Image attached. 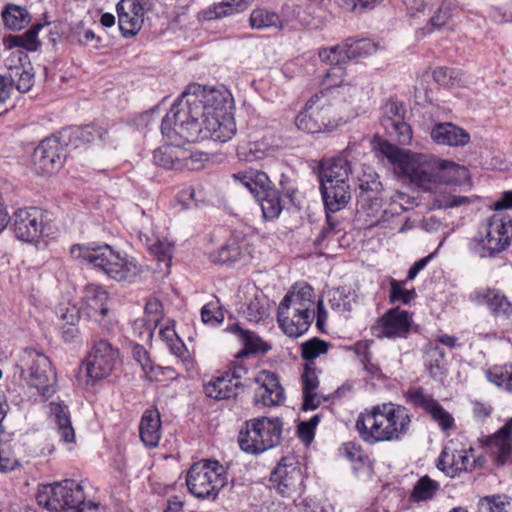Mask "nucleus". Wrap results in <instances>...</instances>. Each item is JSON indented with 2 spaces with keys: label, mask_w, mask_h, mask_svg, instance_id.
Here are the masks:
<instances>
[{
  "label": "nucleus",
  "mask_w": 512,
  "mask_h": 512,
  "mask_svg": "<svg viewBox=\"0 0 512 512\" xmlns=\"http://www.w3.org/2000/svg\"><path fill=\"white\" fill-rule=\"evenodd\" d=\"M227 97L219 90L189 85L162 119L161 132H174L189 143L206 139L227 142L236 133L233 118L226 111Z\"/></svg>",
  "instance_id": "f257e3e1"
},
{
  "label": "nucleus",
  "mask_w": 512,
  "mask_h": 512,
  "mask_svg": "<svg viewBox=\"0 0 512 512\" xmlns=\"http://www.w3.org/2000/svg\"><path fill=\"white\" fill-rule=\"evenodd\" d=\"M376 152L386 158L394 172L408 179L424 191H433L439 184L454 186L467 170L451 161L440 160L430 154H415L402 150L386 140L375 138Z\"/></svg>",
  "instance_id": "f03ea898"
},
{
  "label": "nucleus",
  "mask_w": 512,
  "mask_h": 512,
  "mask_svg": "<svg viewBox=\"0 0 512 512\" xmlns=\"http://www.w3.org/2000/svg\"><path fill=\"white\" fill-rule=\"evenodd\" d=\"M411 421V415L405 406L388 402L361 412L355 429L363 442L374 445L401 441L408 435Z\"/></svg>",
  "instance_id": "7ed1b4c3"
},
{
  "label": "nucleus",
  "mask_w": 512,
  "mask_h": 512,
  "mask_svg": "<svg viewBox=\"0 0 512 512\" xmlns=\"http://www.w3.org/2000/svg\"><path fill=\"white\" fill-rule=\"evenodd\" d=\"M70 253L75 259H83L95 268L102 270L107 276L118 282H133L141 273L137 261L114 251L111 246L94 244H74Z\"/></svg>",
  "instance_id": "20e7f679"
},
{
  "label": "nucleus",
  "mask_w": 512,
  "mask_h": 512,
  "mask_svg": "<svg viewBox=\"0 0 512 512\" xmlns=\"http://www.w3.org/2000/svg\"><path fill=\"white\" fill-rule=\"evenodd\" d=\"M36 499L40 506L55 512H94L98 507L85 501L83 486L72 479L40 486Z\"/></svg>",
  "instance_id": "39448f33"
},
{
  "label": "nucleus",
  "mask_w": 512,
  "mask_h": 512,
  "mask_svg": "<svg viewBox=\"0 0 512 512\" xmlns=\"http://www.w3.org/2000/svg\"><path fill=\"white\" fill-rule=\"evenodd\" d=\"M283 422L279 418L259 417L246 421L238 436L240 448L249 454H261L281 442Z\"/></svg>",
  "instance_id": "423d86ee"
},
{
  "label": "nucleus",
  "mask_w": 512,
  "mask_h": 512,
  "mask_svg": "<svg viewBox=\"0 0 512 512\" xmlns=\"http://www.w3.org/2000/svg\"><path fill=\"white\" fill-rule=\"evenodd\" d=\"M186 484L195 497L214 500L227 484V473L219 461L203 459L190 467Z\"/></svg>",
  "instance_id": "0eeeda50"
},
{
  "label": "nucleus",
  "mask_w": 512,
  "mask_h": 512,
  "mask_svg": "<svg viewBox=\"0 0 512 512\" xmlns=\"http://www.w3.org/2000/svg\"><path fill=\"white\" fill-rule=\"evenodd\" d=\"M21 378L45 398L56 392L57 376L50 359L35 349H25L21 358Z\"/></svg>",
  "instance_id": "6e6552de"
},
{
  "label": "nucleus",
  "mask_w": 512,
  "mask_h": 512,
  "mask_svg": "<svg viewBox=\"0 0 512 512\" xmlns=\"http://www.w3.org/2000/svg\"><path fill=\"white\" fill-rule=\"evenodd\" d=\"M325 88L312 95L307 101L308 109L315 106V115L324 128V133H330L345 124L347 119L342 112V95L340 89L344 86L324 84Z\"/></svg>",
  "instance_id": "1a4fd4ad"
},
{
  "label": "nucleus",
  "mask_w": 512,
  "mask_h": 512,
  "mask_svg": "<svg viewBox=\"0 0 512 512\" xmlns=\"http://www.w3.org/2000/svg\"><path fill=\"white\" fill-rule=\"evenodd\" d=\"M270 481L283 497L293 498L303 490V474L293 457H282L270 475Z\"/></svg>",
  "instance_id": "9d476101"
},
{
  "label": "nucleus",
  "mask_w": 512,
  "mask_h": 512,
  "mask_svg": "<svg viewBox=\"0 0 512 512\" xmlns=\"http://www.w3.org/2000/svg\"><path fill=\"white\" fill-rule=\"evenodd\" d=\"M46 217V212L38 207L18 209L10 219L15 236L28 243L38 240L46 230Z\"/></svg>",
  "instance_id": "9b49d317"
},
{
  "label": "nucleus",
  "mask_w": 512,
  "mask_h": 512,
  "mask_svg": "<svg viewBox=\"0 0 512 512\" xmlns=\"http://www.w3.org/2000/svg\"><path fill=\"white\" fill-rule=\"evenodd\" d=\"M119 359L117 348L105 340H96L85 363L88 378L93 382L108 377Z\"/></svg>",
  "instance_id": "f8f14e48"
},
{
  "label": "nucleus",
  "mask_w": 512,
  "mask_h": 512,
  "mask_svg": "<svg viewBox=\"0 0 512 512\" xmlns=\"http://www.w3.org/2000/svg\"><path fill=\"white\" fill-rule=\"evenodd\" d=\"M405 113L403 103L393 99H389L382 108L381 125L400 145H409L412 141V129L404 120Z\"/></svg>",
  "instance_id": "ddd939ff"
},
{
  "label": "nucleus",
  "mask_w": 512,
  "mask_h": 512,
  "mask_svg": "<svg viewBox=\"0 0 512 512\" xmlns=\"http://www.w3.org/2000/svg\"><path fill=\"white\" fill-rule=\"evenodd\" d=\"M484 233L487 237V243L491 244L492 247L484 248L478 242L475 244L477 251H489V253H495L497 256L511 244L512 219L509 216L494 214L488 219L484 227Z\"/></svg>",
  "instance_id": "4468645a"
},
{
  "label": "nucleus",
  "mask_w": 512,
  "mask_h": 512,
  "mask_svg": "<svg viewBox=\"0 0 512 512\" xmlns=\"http://www.w3.org/2000/svg\"><path fill=\"white\" fill-rule=\"evenodd\" d=\"M412 323V318L407 311L400 307H393L378 319L377 326L373 327V334L379 339L407 338Z\"/></svg>",
  "instance_id": "2eb2a0df"
},
{
  "label": "nucleus",
  "mask_w": 512,
  "mask_h": 512,
  "mask_svg": "<svg viewBox=\"0 0 512 512\" xmlns=\"http://www.w3.org/2000/svg\"><path fill=\"white\" fill-rule=\"evenodd\" d=\"M258 387L254 392L255 404L265 407L279 406L285 401V391L280 383L278 374L262 370L254 379Z\"/></svg>",
  "instance_id": "dca6fc26"
},
{
  "label": "nucleus",
  "mask_w": 512,
  "mask_h": 512,
  "mask_svg": "<svg viewBox=\"0 0 512 512\" xmlns=\"http://www.w3.org/2000/svg\"><path fill=\"white\" fill-rule=\"evenodd\" d=\"M147 2L141 0H120L116 5L118 26L126 38L136 35L142 27Z\"/></svg>",
  "instance_id": "f3484780"
},
{
  "label": "nucleus",
  "mask_w": 512,
  "mask_h": 512,
  "mask_svg": "<svg viewBox=\"0 0 512 512\" xmlns=\"http://www.w3.org/2000/svg\"><path fill=\"white\" fill-rule=\"evenodd\" d=\"M33 162L37 172L52 174L63 165V148L56 138H46L35 148Z\"/></svg>",
  "instance_id": "a211bd4d"
},
{
  "label": "nucleus",
  "mask_w": 512,
  "mask_h": 512,
  "mask_svg": "<svg viewBox=\"0 0 512 512\" xmlns=\"http://www.w3.org/2000/svg\"><path fill=\"white\" fill-rule=\"evenodd\" d=\"M470 300L486 305L495 318L509 319L512 316V301L499 289L483 288L470 294Z\"/></svg>",
  "instance_id": "6ab92c4d"
},
{
  "label": "nucleus",
  "mask_w": 512,
  "mask_h": 512,
  "mask_svg": "<svg viewBox=\"0 0 512 512\" xmlns=\"http://www.w3.org/2000/svg\"><path fill=\"white\" fill-rule=\"evenodd\" d=\"M473 451L472 448L456 450L445 447L438 457L436 466L445 475L454 478L460 473L472 469L473 464L470 462L469 453Z\"/></svg>",
  "instance_id": "aec40b11"
},
{
  "label": "nucleus",
  "mask_w": 512,
  "mask_h": 512,
  "mask_svg": "<svg viewBox=\"0 0 512 512\" xmlns=\"http://www.w3.org/2000/svg\"><path fill=\"white\" fill-rule=\"evenodd\" d=\"M489 449L497 466L512 463V417L489 439Z\"/></svg>",
  "instance_id": "412c9836"
},
{
  "label": "nucleus",
  "mask_w": 512,
  "mask_h": 512,
  "mask_svg": "<svg viewBox=\"0 0 512 512\" xmlns=\"http://www.w3.org/2000/svg\"><path fill=\"white\" fill-rule=\"evenodd\" d=\"M245 383L235 382L233 376H229L224 371L218 372L208 382L204 384V393L207 397L215 400H228L235 398L239 390H243Z\"/></svg>",
  "instance_id": "4be33fe9"
},
{
  "label": "nucleus",
  "mask_w": 512,
  "mask_h": 512,
  "mask_svg": "<svg viewBox=\"0 0 512 512\" xmlns=\"http://www.w3.org/2000/svg\"><path fill=\"white\" fill-rule=\"evenodd\" d=\"M277 321L287 336L297 338L310 327L311 315L310 313L295 312L290 308L281 309V306H279Z\"/></svg>",
  "instance_id": "5701e85b"
},
{
  "label": "nucleus",
  "mask_w": 512,
  "mask_h": 512,
  "mask_svg": "<svg viewBox=\"0 0 512 512\" xmlns=\"http://www.w3.org/2000/svg\"><path fill=\"white\" fill-rule=\"evenodd\" d=\"M108 293L100 286L88 285L84 291L83 312L87 317L100 322L108 313Z\"/></svg>",
  "instance_id": "b1692460"
},
{
  "label": "nucleus",
  "mask_w": 512,
  "mask_h": 512,
  "mask_svg": "<svg viewBox=\"0 0 512 512\" xmlns=\"http://www.w3.org/2000/svg\"><path fill=\"white\" fill-rule=\"evenodd\" d=\"M320 191L326 212L342 210L351 199V190L347 182L320 184Z\"/></svg>",
  "instance_id": "393cba45"
},
{
  "label": "nucleus",
  "mask_w": 512,
  "mask_h": 512,
  "mask_svg": "<svg viewBox=\"0 0 512 512\" xmlns=\"http://www.w3.org/2000/svg\"><path fill=\"white\" fill-rule=\"evenodd\" d=\"M350 172V162L344 156L323 161L319 165L320 184L347 182Z\"/></svg>",
  "instance_id": "a878e982"
},
{
  "label": "nucleus",
  "mask_w": 512,
  "mask_h": 512,
  "mask_svg": "<svg viewBox=\"0 0 512 512\" xmlns=\"http://www.w3.org/2000/svg\"><path fill=\"white\" fill-rule=\"evenodd\" d=\"M432 140L439 145L465 146L470 141V135L464 129L450 123H437L431 130Z\"/></svg>",
  "instance_id": "bb28decb"
},
{
  "label": "nucleus",
  "mask_w": 512,
  "mask_h": 512,
  "mask_svg": "<svg viewBox=\"0 0 512 512\" xmlns=\"http://www.w3.org/2000/svg\"><path fill=\"white\" fill-rule=\"evenodd\" d=\"M329 54L333 55L332 59L335 60V66L327 70L323 84L338 83L339 86H343L344 71L341 65L350 60L347 53L346 41L343 44L320 50L319 57L321 60H329Z\"/></svg>",
  "instance_id": "cd10ccee"
},
{
  "label": "nucleus",
  "mask_w": 512,
  "mask_h": 512,
  "mask_svg": "<svg viewBox=\"0 0 512 512\" xmlns=\"http://www.w3.org/2000/svg\"><path fill=\"white\" fill-rule=\"evenodd\" d=\"M232 178L244 186L256 200L273 187L268 175L263 171L255 169L234 173Z\"/></svg>",
  "instance_id": "c85d7f7f"
},
{
  "label": "nucleus",
  "mask_w": 512,
  "mask_h": 512,
  "mask_svg": "<svg viewBox=\"0 0 512 512\" xmlns=\"http://www.w3.org/2000/svg\"><path fill=\"white\" fill-rule=\"evenodd\" d=\"M139 434L145 446L156 447L161 438V418L157 408L144 411L139 425Z\"/></svg>",
  "instance_id": "c756f323"
},
{
  "label": "nucleus",
  "mask_w": 512,
  "mask_h": 512,
  "mask_svg": "<svg viewBox=\"0 0 512 512\" xmlns=\"http://www.w3.org/2000/svg\"><path fill=\"white\" fill-rule=\"evenodd\" d=\"M51 419L55 429L64 443H73L75 441V431L71 423L70 411L67 405L62 402L50 403Z\"/></svg>",
  "instance_id": "7c9ffc66"
},
{
  "label": "nucleus",
  "mask_w": 512,
  "mask_h": 512,
  "mask_svg": "<svg viewBox=\"0 0 512 512\" xmlns=\"http://www.w3.org/2000/svg\"><path fill=\"white\" fill-rule=\"evenodd\" d=\"M359 190L360 199L369 202L371 207L381 205L384 189L377 173H364L359 179Z\"/></svg>",
  "instance_id": "2f4dec72"
},
{
  "label": "nucleus",
  "mask_w": 512,
  "mask_h": 512,
  "mask_svg": "<svg viewBox=\"0 0 512 512\" xmlns=\"http://www.w3.org/2000/svg\"><path fill=\"white\" fill-rule=\"evenodd\" d=\"M227 331L236 335L244 345V349L239 352V356H244L252 353L262 352L265 353L270 349L258 335L254 332L243 329L239 323H233L227 327Z\"/></svg>",
  "instance_id": "473e14b6"
},
{
  "label": "nucleus",
  "mask_w": 512,
  "mask_h": 512,
  "mask_svg": "<svg viewBox=\"0 0 512 512\" xmlns=\"http://www.w3.org/2000/svg\"><path fill=\"white\" fill-rule=\"evenodd\" d=\"M15 445L11 435L4 430L0 423V472L9 473L21 466L15 453Z\"/></svg>",
  "instance_id": "72a5a7b5"
},
{
  "label": "nucleus",
  "mask_w": 512,
  "mask_h": 512,
  "mask_svg": "<svg viewBox=\"0 0 512 512\" xmlns=\"http://www.w3.org/2000/svg\"><path fill=\"white\" fill-rule=\"evenodd\" d=\"M186 152L179 146L164 145L153 153L154 162L165 169H182L187 160Z\"/></svg>",
  "instance_id": "f704fd0d"
},
{
  "label": "nucleus",
  "mask_w": 512,
  "mask_h": 512,
  "mask_svg": "<svg viewBox=\"0 0 512 512\" xmlns=\"http://www.w3.org/2000/svg\"><path fill=\"white\" fill-rule=\"evenodd\" d=\"M314 296L313 288L302 285L297 291H289L280 302L281 309L290 308L295 312L310 313V304Z\"/></svg>",
  "instance_id": "c9c22d12"
},
{
  "label": "nucleus",
  "mask_w": 512,
  "mask_h": 512,
  "mask_svg": "<svg viewBox=\"0 0 512 512\" xmlns=\"http://www.w3.org/2000/svg\"><path fill=\"white\" fill-rule=\"evenodd\" d=\"M48 26L49 24L37 23L31 26L23 34L9 35L6 38V45L8 48L18 47L30 52L37 51L41 46V42L38 39V34L43 28Z\"/></svg>",
  "instance_id": "e433bc0d"
},
{
  "label": "nucleus",
  "mask_w": 512,
  "mask_h": 512,
  "mask_svg": "<svg viewBox=\"0 0 512 512\" xmlns=\"http://www.w3.org/2000/svg\"><path fill=\"white\" fill-rule=\"evenodd\" d=\"M3 22L9 30H21L31 21V16L25 7L16 4H7L1 13Z\"/></svg>",
  "instance_id": "4c0bfd02"
},
{
  "label": "nucleus",
  "mask_w": 512,
  "mask_h": 512,
  "mask_svg": "<svg viewBox=\"0 0 512 512\" xmlns=\"http://www.w3.org/2000/svg\"><path fill=\"white\" fill-rule=\"evenodd\" d=\"M424 364L432 378L444 374L445 351L436 344L428 343L424 350Z\"/></svg>",
  "instance_id": "58836bf2"
},
{
  "label": "nucleus",
  "mask_w": 512,
  "mask_h": 512,
  "mask_svg": "<svg viewBox=\"0 0 512 512\" xmlns=\"http://www.w3.org/2000/svg\"><path fill=\"white\" fill-rule=\"evenodd\" d=\"M455 9L456 4L453 0H442L437 10L430 17L427 26L421 29L423 35L430 34L434 30H440L444 27L452 18Z\"/></svg>",
  "instance_id": "ea45409f"
},
{
  "label": "nucleus",
  "mask_w": 512,
  "mask_h": 512,
  "mask_svg": "<svg viewBox=\"0 0 512 512\" xmlns=\"http://www.w3.org/2000/svg\"><path fill=\"white\" fill-rule=\"evenodd\" d=\"M440 490V484L424 475L417 480L410 495L409 500L413 503H420L432 500Z\"/></svg>",
  "instance_id": "a19ab883"
},
{
  "label": "nucleus",
  "mask_w": 512,
  "mask_h": 512,
  "mask_svg": "<svg viewBox=\"0 0 512 512\" xmlns=\"http://www.w3.org/2000/svg\"><path fill=\"white\" fill-rule=\"evenodd\" d=\"M263 217L266 220H274L279 217L283 210L280 192L273 186L259 199Z\"/></svg>",
  "instance_id": "79ce46f5"
},
{
  "label": "nucleus",
  "mask_w": 512,
  "mask_h": 512,
  "mask_svg": "<svg viewBox=\"0 0 512 512\" xmlns=\"http://www.w3.org/2000/svg\"><path fill=\"white\" fill-rule=\"evenodd\" d=\"M275 152V148L268 144L264 139L248 143L246 146L237 150L239 159L253 162L261 160Z\"/></svg>",
  "instance_id": "37998d69"
},
{
  "label": "nucleus",
  "mask_w": 512,
  "mask_h": 512,
  "mask_svg": "<svg viewBox=\"0 0 512 512\" xmlns=\"http://www.w3.org/2000/svg\"><path fill=\"white\" fill-rule=\"evenodd\" d=\"M478 512H512V497L506 494L484 496L477 504Z\"/></svg>",
  "instance_id": "c03bdc74"
},
{
  "label": "nucleus",
  "mask_w": 512,
  "mask_h": 512,
  "mask_svg": "<svg viewBox=\"0 0 512 512\" xmlns=\"http://www.w3.org/2000/svg\"><path fill=\"white\" fill-rule=\"evenodd\" d=\"M11 83V90L15 85L16 89L21 93H26L31 90L34 85V74L20 66H9V71L5 74Z\"/></svg>",
  "instance_id": "a18cd8bd"
},
{
  "label": "nucleus",
  "mask_w": 512,
  "mask_h": 512,
  "mask_svg": "<svg viewBox=\"0 0 512 512\" xmlns=\"http://www.w3.org/2000/svg\"><path fill=\"white\" fill-rule=\"evenodd\" d=\"M315 106L308 109L307 103L304 110L301 111L295 119V124L299 130L306 133H324V128L319 120V116L315 115Z\"/></svg>",
  "instance_id": "49530a36"
},
{
  "label": "nucleus",
  "mask_w": 512,
  "mask_h": 512,
  "mask_svg": "<svg viewBox=\"0 0 512 512\" xmlns=\"http://www.w3.org/2000/svg\"><path fill=\"white\" fill-rule=\"evenodd\" d=\"M105 131L101 127L94 125H85L82 127H74L69 130L70 143L75 147L78 143H92L98 139H102Z\"/></svg>",
  "instance_id": "de8ad7c7"
},
{
  "label": "nucleus",
  "mask_w": 512,
  "mask_h": 512,
  "mask_svg": "<svg viewBox=\"0 0 512 512\" xmlns=\"http://www.w3.org/2000/svg\"><path fill=\"white\" fill-rule=\"evenodd\" d=\"M241 248L235 240L228 241L216 252L210 254V260L215 264L230 265L240 260Z\"/></svg>",
  "instance_id": "09e8293b"
},
{
  "label": "nucleus",
  "mask_w": 512,
  "mask_h": 512,
  "mask_svg": "<svg viewBox=\"0 0 512 512\" xmlns=\"http://www.w3.org/2000/svg\"><path fill=\"white\" fill-rule=\"evenodd\" d=\"M249 22L253 29L282 28L279 15L264 8L254 9L250 14Z\"/></svg>",
  "instance_id": "8fccbe9b"
},
{
  "label": "nucleus",
  "mask_w": 512,
  "mask_h": 512,
  "mask_svg": "<svg viewBox=\"0 0 512 512\" xmlns=\"http://www.w3.org/2000/svg\"><path fill=\"white\" fill-rule=\"evenodd\" d=\"M329 346L325 340L314 337L301 344V356L306 363H315L318 356L327 353Z\"/></svg>",
  "instance_id": "3c124183"
},
{
  "label": "nucleus",
  "mask_w": 512,
  "mask_h": 512,
  "mask_svg": "<svg viewBox=\"0 0 512 512\" xmlns=\"http://www.w3.org/2000/svg\"><path fill=\"white\" fill-rule=\"evenodd\" d=\"M406 401L416 408L423 409L426 413L437 402L431 394H427L422 387H411L405 393Z\"/></svg>",
  "instance_id": "603ef678"
},
{
  "label": "nucleus",
  "mask_w": 512,
  "mask_h": 512,
  "mask_svg": "<svg viewBox=\"0 0 512 512\" xmlns=\"http://www.w3.org/2000/svg\"><path fill=\"white\" fill-rule=\"evenodd\" d=\"M407 280L398 281L394 278H390V294L389 301L391 303L401 302L405 305L409 304L417 294L415 289L406 290L404 289Z\"/></svg>",
  "instance_id": "864d4df0"
},
{
  "label": "nucleus",
  "mask_w": 512,
  "mask_h": 512,
  "mask_svg": "<svg viewBox=\"0 0 512 512\" xmlns=\"http://www.w3.org/2000/svg\"><path fill=\"white\" fill-rule=\"evenodd\" d=\"M346 47L350 60L372 54L377 49L376 44L370 39L349 38L346 40Z\"/></svg>",
  "instance_id": "5fc2aeb1"
},
{
  "label": "nucleus",
  "mask_w": 512,
  "mask_h": 512,
  "mask_svg": "<svg viewBox=\"0 0 512 512\" xmlns=\"http://www.w3.org/2000/svg\"><path fill=\"white\" fill-rule=\"evenodd\" d=\"M488 379L508 392H512V364L494 367L488 374Z\"/></svg>",
  "instance_id": "6e6d98bb"
},
{
  "label": "nucleus",
  "mask_w": 512,
  "mask_h": 512,
  "mask_svg": "<svg viewBox=\"0 0 512 512\" xmlns=\"http://www.w3.org/2000/svg\"><path fill=\"white\" fill-rule=\"evenodd\" d=\"M201 319L205 324H209L213 327L219 326L224 320V313L219 300L211 301L205 304L201 309Z\"/></svg>",
  "instance_id": "4d7b16f0"
},
{
  "label": "nucleus",
  "mask_w": 512,
  "mask_h": 512,
  "mask_svg": "<svg viewBox=\"0 0 512 512\" xmlns=\"http://www.w3.org/2000/svg\"><path fill=\"white\" fill-rule=\"evenodd\" d=\"M427 414L431 416L432 420L435 421L443 431L453 428L455 424L452 415L446 411L438 401Z\"/></svg>",
  "instance_id": "13d9d810"
},
{
  "label": "nucleus",
  "mask_w": 512,
  "mask_h": 512,
  "mask_svg": "<svg viewBox=\"0 0 512 512\" xmlns=\"http://www.w3.org/2000/svg\"><path fill=\"white\" fill-rule=\"evenodd\" d=\"M427 414L431 416L432 420L435 421L443 431L453 428L455 424L452 415L446 411L438 401Z\"/></svg>",
  "instance_id": "bf43d9fd"
},
{
  "label": "nucleus",
  "mask_w": 512,
  "mask_h": 512,
  "mask_svg": "<svg viewBox=\"0 0 512 512\" xmlns=\"http://www.w3.org/2000/svg\"><path fill=\"white\" fill-rule=\"evenodd\" d=\"M302 391H316L319 386L318 371L315 363H305L301 375Z\"/></svg>",
  "instance_id": "052dcab7"
},
{
  "label": "nucleus",
  "mask_w": 512,
  "mask_h": 512,
  "mask_svg": "<svg viewBox=\"0 0 512 512\" xmlns=\"http://www.w3.org/2000/svg\"><path fill=\"white\" fill-rule=\"evenodd\" d=\"M382 0H337V4L347 11H359L373 9Z\"/></svg>",
  "instance_id": "680f3d73"
},
{
  "label": "nucleus",
  "mask_w": 512,
  "mask_h": 512,
  "mask_svg": "<svg viewBox=\"0 0 512 512\" xmlns=\"http://www.w3.org/2000/svg\"><path fill=\"white\" fill-rule=\"evenodd\" d=\"M458 76L459 72L454 68L438 67L433 71L434 80L442 86L454 85Z\"/></svg>",
  "instance_id": "e2e57ef3"
},
{
  "label": "nucleus",
  "mask_w": 512,
  "mask_h": 512,
  "mask_svg": "<svg viewBox=\"0 0 512 512\" xmlns=\"http://www.w3.org/2000/svg\"><path fill=\"white\" fill-rule=\"evenodd\" d=\"M472 198L461 195H448L441 196L436 200L437 207L440 209L457 208L463 205H468L472 202Z\"/></svg>",
  "instance_id": "0e129e2a"
},
{
  "label": "nucleus",
  "mask_w": 512,
  "mask_h": 512,
  "mask_svg": "<svg viewBox=\"0 0 512 512\" xmlns=\"http://www.w3.org/2000/svg\"><path fill=\"white\" fill-rule=\"evenodd\" d=\"M234 14L228 6L226 0H222L219 3H214L206 10L203 11L204 18L206 20H214L222 17H226Z\"/></svg>",
  "instance_id": "69168bd1"
},
{
  "label": "nucleus",
  "mask_w": 512,
  "mask_h": 512,
  "mask_svg": "<svg viewBox=\"0 0 512 512\" xmlns=\"http://www.w3.org/2000/svg\"><path fill=\"white\" fill-rule=\"evenodd\" d=\"M173 244L164 241V240H157L154 244L151 245V252L157 257L159 261H171L172 253H173Z\"/></svg>",
  "instance_id": "338daca9"
},
{
  "label": "nucleus",
  "mask_w": 512,
  "mask_h": 512,
  "mask_svg": "<svg viewBox=\"0 0 512 512\" xmlns=\"http://www.w3.org/2000/svg\"><path fill=\"white\" fill-rule=\"evenodd\" d=\"M279 185L285 196L294 204L295 196L298 192V188L295 179L290 175L282 172L280 174Z\"/></svg>",
  "instance_id": "774afa93"
}]
</instances>
